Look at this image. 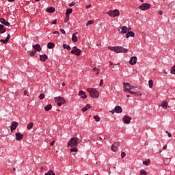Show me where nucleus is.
<instances>
[{
    "label": "nucleus",
    "instance_id": "obj_1",
    "mask_svg": "<svg viewBox=\"0 0 175 175\" xmlns=\"http://www.w3.org/2000/svg\"><path fill=\"white\" fill-rule=\"evenodd\" d=\"M81 139L77 137H72L68 142L67 147H72V148L70 149L71 152H77V146H79V144L81 143Z\"/></svg>",
    "mask_w": 175,
    "mask_h": 175
},
{
    "label": "nucleus",
    "instance_id": "obj_2",
    "mask_svg": "<svg viewBox=\"0 0 175 175\" xmlns=\"http://www.w3.org/2000/svg\"><path fill=\"white\" fill-rule=\"evenodd\" d=\"M123 91L124 92H129L130 94H139V92H135L136 87L131 86L129 83H123Z\"/></svg>",
    "mask_w": 175,
    "mask_h": 175
},
{
    "label": "nucleus",
    "instance_id": "obj_3",
    "mask_svg": "<svg viewBox=\"0 0 175 175\" xmlns=\"http://www.w3.org/2000/svg\"><path fill=\"white\" fill-rule=\"evenodd\" d=\"M87 91L90 93L91 98H99V92L95 88H88Z\"/></svg>",
    "mask_w": 175,
    "mask_h": 175
},
{
    "label": "nucleus",
    "instance_id": "obj_4",
    "mask_svg": "<svg viewBox=\"0 0 175 175\" xmlns=\"http://www.w3.org/2000/svg\"><path fill=\"white\" fill-rule=\"evenodd\" d=\"M55 102H57V106H62V105H65V103H66L65 98L61 96L55 97Z\"/></svg>",
    "mask_w": 175,
    "mask_h": 175
},
{
    "label": "nucleus",
    "instance_id": "obj_5",
    "mask_svg": "<svg viewBox=\"0 0 175 175\" xmlns=\"http://www.w3.org/2000/svg\"><path fill=\"white\" fill-rule=\"evenodd\" d=\"M107 14H109L110 17H118V16H120V11H118V10H111L107 12Z\"/></svg>",
    "mask_w": 175,
    "mask_h": 175
},
{
    "label": "nucleus",
    "instance_id": "obj_6",
    "mask_svg": "<svg viewBox=\"0 0 175 175\" xmlns=\"http://www.w3.org/2000/svg\"><path fill=\"white\" fill-rule=\"evenodd\" d=\"M150 8H151V4L148 3H144L139 7V9L143 11H146V10H148V9H150Z\"/></svg>",
    "mask_w": 175,
    "mask_h": 175
},
{
    "label": "nucleus",
    "instance_id": "obj_7",
    "mask_svg": "<svg viewBox=\"0 0 175 175\" xmlns=\"http://www.w3.org/2000/svg\"><path fill=\"white\" fill-rule=\"evenodd\" d=\"M72 54H75L77 57L81 54V51L77 48V46H74L73 49L71 51Z\"/></svg>",
    "mask_w": 175,
    "mask_h": 175
},
{
    "label": "nucleus",
    "instance_id": "obj_8",
    "mask_svg": "<svg viewBox=\"0 0 175 175\" xmlns=\"http://www.w3.org/2000/svg\"><path fill=\"white\" fill-rule=\"evenodd\" d=\"M118 147H120V142H114L111 146V150L116 152L118 150Z\"/></svg>",
    "mask_w": 175,
    "mask_h": 175
},
{
    "label": "nucleus",
    "instance_id": "obj_9",
    "mask_svg": "<svg viewBox=\"0 0 175 175\" xmlns=\"http://www.w3.org/2000/svg\"><path fill=\"white\" fill-rule=\"evenodd\" d=\"M116 53L117 54H120V53H128V49L122 46H116Z\"/></svg>",
    "mask_w": 175,
    "mask_h": 175
},
{
    "label": "nucleus",
    "instance_id": "obj_10",
    "mask_svg": "<svg viewBox=\"0 0 175 175\" xmlns=\"http://www.w3.org/2000/svg\"><path fill=\"white\" fill-rule=\"evenodd\" d=\"M18 126V122H12L11 124V132H13V131H16L17 129V127Z\"/></svg>",
    "mask_w": 175,
    "mask_h": 175
},
{
    "label": "nucleus",
    "instance_id": "obj_11",
    "mask_svg": "<svg viewBox=\"0 0 175 175\" xmlns=\"http://www.w3.org/2000/svg\"><path fill=\"white\" fill-rule=\"evenodd\" d=\"M137 62V57L136 56H133L130 59L129 64L130 65H136Z\"/></svg>",
    "mask_w": 175,
    "mask_h": 175
},
{
    "label": "nucleus",
    "instance_id": "obj_12",
    "mask_svg": "<svg viewBox=\"0 0 175 175\" xmlns=\"http://www.w3.org/2000/svg\"><path fill=\"white\" fill-rule=\"evenodd\" d=\"M131 120H132V118H131L129 116L125 115L123 117V121H124V124H129L131 122Z\"/></svg>",
    "mask_w": 175,
    "mask_h": 175
},
{
    "label": "nucleus",
    "instance_id": "obj_13",
    "mask_svg": "<svg viewBox=\"0 0 175 175\" xmlns=\"http://www.w3.org/2000/svg\"><path fill=\"white\" fill-rule=\"evenodd\" d=\"M15 136H16V139L18 142H20V140H22V139L24 138V135H23L20 133H16Z\"/></svg>",
    "mask_w": 175,
    "mask_h": 175
},
{
    "label": "nucleus",
    "instance_id": "obj_14",
    "mask_svg": "<svg viewBox=\"0 0 175 175\" xmlns=\"http://www.w3.org/2000/svg\"><path fill=\"white\" fill-rule=\"evenodd\" d=\"M0 23L1 24H3V25H5L6 27H9V25H10V23L6 21V19L3 18H0Z\"/></svg>",
    "mask_w": 175,
    "mask_h": 175
},
{
    "label": "nucleus",
    "instance_id": "obj_15",
    "mask_svg": "<svg viewBox=\"0 0 175 175\" xmlns=\"http://www.w3.org/2000/svg\"><path fill=\"white\" fill-rule=\"evenodd\" d=\"M79 96L83 99H87V94H85V92L83 90L79 92Z\"/></svg>",
    "mask_w": 175,
    "mask_h": 175
},
{
    "label": "nucleus",
    "instance_id": "obj_16",
    "mask_svg": "<svg viewBox=\"0 0 175 175\" xmlns=\"http://www.w3.org/2000/svg\"><path fill=\"white\" fill-rule=\"evenodd\" d=\"M10 40V34H8L7 38L5 40L1 39L0 42L1 43L5 44V43H8Z\"/></svg>",
    "mask_w": 175,
    "mask_h": 175
},
{
    "label": "nucleus",
    "instance_id": "obj_17",
    "mask_svg": "<svg viewBox=\"0 0 175 175\" xmlns=\"http://www.w3.org/2000/svg\"><path fill=\"white\" fill-rule=\"evenodd\" d=\"M47 58L48 57L46 54L40 55V61H42V62H44Z\"/></svg>",
    "mask_w": 175,
    "mask_h": 175
},
{
    "label": "nucleus",
    "instance_id": "obj_18",
    "mask_svg": "<svg viewBox=\"0 0 175 175\" xmlns=\"http://www.w3.org/2000/svg\"><path fill=\"white\" fill-rule=\"evenodd\" d=\"M161 107L164 109V110H166L167 109V101L163 100L161 104Z\"/></svg>",
    "mask_w": 175,
    "mask_h": 175
},
{
    "label": "nucleus",
    "instance_id": "obj_19",
    "mask_svg": "<svg viewBox=\"0 0 175 175\" xmlns=\"http://www.w3.org/2000/svg\"><path fill=\"white\" fill-rule=\"evenodd\" d=\"M115 112L116 113H122V107H121V106H116L115 107Z\"/></svg>",
    "mask_w": 175,
    "mask_h": 175
},
{
    "label": "nucleus",
    "instance_id": "obj_20",
    "mask_svg": "<svg viewBox=\"0 0 175 175\" xmlns=\"http://www.w3.org/2000/svg\"><path fill=\"white\" fill-rule=\"evenodd\" d=\"M33 49H34V50H37L38 51H42V48L40 47V45H39V44L33 45Z\"/></svg>",
    "mask_w": 175,
    "mask_h": 175
},
{
    "label": "nucleus",
    "instance_id": "obj_21",
    "mask_svg": "<svg viewBox=\"0 0 175 175\" xmlns=\"http://www.w3.org/2000/svg\"><path fill=\"white\" fill-rule=\"evenodd\" d=\"M120 29H121V31H120L121 33H126V32H128V27L125 26L120 27Z\"/></svg>",
    "mask_w": 175,
    "mask_h": 175
},
{
    "label": "nucleus",
    "instance_id": "obj_22",
    "mask_svg": "<svg viewBox=\"0 0 175 175\" xmlns=\"http://www.w3.org/2000/svg\"><path fill=\"white\" fill-rule=\"evenodd\" d=\"M6 29L3 25H0V33H5Z\"/></svg>",
    "mask_w": 175,
    "mask_h": 175
},
{
    "label": "nucleus",
    "instance_id": "obj_23",
    "mask_svg": "<svg viewBox=\"0 0 175 175\" xmlns=\"http://www.w3.org/2000/svg\"><path fill=\"white\" fill-rule=\"evenodd\" d=\"M126 38H135V33H133V31H129L128 33H126Z\"/></svg>",
    "mask_w": 175,
    "mask_h": 175
},
{
    "label": "nucleus",
    "instance_id": "obj_24",
    "mask_svg": "<svg viewBox=\"0 0 175 175\" xmlns=\"http://www.w3.org/2000/svg\"><path fill=\"white\" fill-rule=\"evenodd\" d=\"M46 12H48V13H54V12H55V8L53 7H49L46 9Z\"/></svg>",
    "mask_w": 175,
    "mask_h": 175
},
{
    "label": "nucleus",
    "instance_id": "obj_25",
    "mask_svg": "<svg viewBox=\"0 0 175 175\" xmlns=\"http://www.w3.org/2000/svg\"><path fill=\"white\" fill-rule=\"evenodd\" d=\"M48 49H54L55 47V44L53 42H49L47 44Z\"/></svg>",
    "mask_w": 175,
    "mask_h": 175
},
{
    "label": "nucleus",
    "instance_id": "obj_26",
    "mask_svg": "<svg viewBox=\"0 0 175 175\" xmlns=\"http://www.w3.org/2000/svg\"><path fill=\"white\" fill-rule=\"evenodd\" d=\"M73 10L72 8H68L66 12V15L69 16V14H72Z\"/></svg>",
    "mask_w": 175,
    "mask_h": 175
},
{
    "label": "nucleus",
    "instance_id": "obj_27",
    "mask_svg": "<svg viewBox=\"0 0 175 175\" xmlns=\"http://www.w3.org/2000/svg\"><path fill=\"white\" fill-rule=\"evenodd\" d=\"M51 107H53V106L51 104L47 105L46 107H44L45 111H49L51 110Z\"/></svg>",
    "mask_w": 175,
    "mask_h": 175
},
{
    "label": "nucleus",
    "instance_id": "obj_28",
    "mask_svg": "<svg viewBox=\"0 0 175 175\" xmlns=\"http://www.w3.org/2000/svg\"><path fill=\"white\" fill-rule=\"evenodd\" d=\"M92 107L90 106V104H87L86 106L83 108H82V111H87V110H88V109H91Z\"/></svg>",
    "mask_w": 175,
    "mask_h": 175
},
{
    "label": "nucleus",
    "instance_id": "obj_29",
    "mask_svg": "<svg viewBox=\"0 0 175 175\" xmlns=\"http://www.w3.org/2000/svg\"><path fill=\"white\" fill-rule=\"evenodd\" d=\"M27 129L29 131V129H32L33 128V122H30L27 126Z\"/></svg>",
    "mask_w": 175,
    "mask_h": 175
},
{
    "label": "nucleus",
    "instance_id": "obj_30",
    "mask_svg": "<svg viewBox=\"0 0 175 175\" xmlns=\"http://www.w3.org/2000/svg\"><path fill=\"white\" fill-rule=\"evenodd\" d=\"M44 175H55V172L53 170H50L47 173Z\"/></svg>",
    "mask_w": 175,
    "mask_h": 175
},
{
    "label": "nucleus",
    "instance_id": "obj_31",
    "mask_svg": "<svg viewBox=\"0 0 175 175\" xmlns=\"http://www.w3.org/2000/svg\"><path fill=\"white\" fill-rule=\"evenodd\" d=\"M72 42H74L75 43H76V42H77V36H76V33H73V34H72Z\"/></svg>",
    "mask_w": 175,
    "mask_h": 175
},
{
    "label": "nucleus",
    "instance_id": "obj_32",
    "mask_svg": "<svg viewBox=\"0 0 175 175\" xmlns=\"http://www.w3.org/2000/svg\"><path fill=\"white\" fill-rule=\"evenodd\" d=\"M108 49L111 50V51H115V53H117V46H109Z\"/></svg>",
    "mask_w": 175,
    "mask_h": 175
},
{
    "label": "nucleus",
    "instance_id": "obj_33",
    "mask_svg": "<svg viewBox=\"0 0 175 175\" xmlns=\"http://www.w3.org/2000/svg\"><path fill=\"white\" fill-rule=\"evenodd\" d=\"M170 161H172V159H169V158H166L165 160H164V163L165 165H169V163H170Z\"/></svg>",
    "mask_w": 175,
    "mask_h": 175
},
{
    "label": "nucleus",
    "instance_id": "obj_34",
    "mask_svg": "<svg viewBox=\"0 0 175 175\" xmlns=\"http://www.w3.org/2000/svg\"><path fill=\"white\" fill-rule=\"evenodd\" d=\"M149 88H152L154 85V81L151 79L148 81Z\"/></svg>",
    "mask_w": 175,
    "mask_h": 175
},
{
    "label": "nucleus",
    "instance_id": "obj_35",
    "mask_svg": "<svg viewBox=\"0 0 175 175\" xmlns=\"http://www.w3.org/2000/svg\"><path fill=\"white\" fill-rule=\"evenodd\" d=\"M151 162V161H150V159H148L146 161H144L143 162L144 165H146V166H148V165H150V163Z\"/></svg>",
    "mask_w": 175,
    "mask_h": 175
},
{
    "label": "nucleus",
    "instance_id": "obj_36",
    "mask_svg": "<svg viewBox=\"0 0 175 175\" xmlns=\"http://www.w3.org/2000/svg\"><path fill=\"white\" fill-rule=\"evenodd\" d=\"M94 21L92 20L88 21L86 23V27H88V25H92V24H94Z\"/></svg>",
    "mask_w": 175,
    "mask_h": 175
},
{
    "label": "nucleus",
    "instance_id": "obj_37",
    "mask_svg": "<svg viewBox=\"0 0 175 175\" xmlns=\"http://www.w3.org/2000/svg\"><path fill=\"white\" fill-rule=\"evenodd\" d=\"M63 47H64V49H66V50H70V46H69V45H68V44H63Z\"/></svg>",
    "mask_w": 175,
    "mask_h": 175
},
{
    "label": "nucleus",
    "instance_id": "obj_38",
    "mask_svg": "<svg viewBox=\"0 0 175 175\" xmlns=\"http://www.w3.org/2000/svg\"><path fill=\"white\" fill-rule=\"evenodd\" d=\"M94 118L95 121H96L97 122H99V121H100V118L98 116H94Z\"/></svg>",
    "mask_w": 175,
    "mask_h": 175
},
{
    "label": "nucleus",
    "instance_id": "obj_39",
    "mask_svg": "<svg viewBox=\"0 0 175 175\" xmlns=\"http://www.w3.org/2000/svg\"><path fill=\"white\" fill-rule=\"evenodd\" d=\"M170 72H171L172 75H175V66L172 67Z\"/></svg>",
    "mask_w": 175,
    "mask_h": 175
},
{
    "label": "nucleus",
    "instance_id": "obj_40",
    "mask_svg": "<svg viewBox=\"0 0 175 175\" xmlns=\"http://www.w3.org/2000/svg\"><path fill=\"white\" fill-rule=\"evenodd\" d=\"M140 174L141 175H147V172L146 170H142L140 171Z\"/></svg>",
    "mask_w": 175,
    "mask_h": 175
},
{
    "label": "nucleus",
    "instance_id": "obj_41",
    "mask_svg": "<svg viewBox=\"0 0 175 175\" xmlns=\"http://www.w3.org/2000/svg\"><path fill=\"white\" fill-rule=\"evenodd\" d=\"M94 72H96V75H99V70L96 68H93Z\"/></svg>",
    "mask_w": 175,
    "mask_h": 175
},
{
    "label": "nucleus",
    "instance_id": "obj_42",
    "mask_svg": "<svg viewBox=\"0 0 175 175\" xmlns=\"http://www.w3.org/2000/svg\"><path fill=\"white\" fill-rule=\"evenodd\" d=\"M40 99L43 100L44 99V94H40L39 96Z\"/></svg>",
    "mask_w": 175,
    "mask_h": 175
},
{
    "label": "nucleus",
    "instance_id": "obj_43",
    "mask_svg": "<svg viewBox=\"0 0 175 175\" xmlns=\"http://www.w3.org/2000/svg\"><path fill=\"white\" fill-rule=\"evenodd\" d=\"M69 21V15H66L64 23H68Z\"/></svg>",
    "mask_w": 175,
    "mask_h": 175
},
{
    "label": "nucleus",
    "instance_id": "obj_44",
    "mask_svg": "<svg viewBox=\"0 0 175 175\" xmlns=\"http://www.w3.org/2000/svg\"><path fill=\"white\" fill-rule=\"evenodd\" d=\"M36 54V51H31V52L30 53L31 57H33Z\"/></svg>",
    "mask_w": 175,
    "mask_h": 175
},
{
    "label": "nucleus",
    "instance_id": "obj_45",
    "mask_svg": "<svg viewBox=\"0 0 175 175\" xmlns=\"http://www.w3.org/2000/svg\"><path fill=\"white\" fill-rule=\"evenodd\" d=\"M126 153H125L124 152H121L122 159H123L124 157H126Z\"/></svg>",
    "mask_w": 175,
    "mask_h": 175
},
{
    "label": "nucleus",
    "instance_id": "obj_46",
    "mask_svg": "<svg viewBox=\"0 0 175 175\" xmlns=\"http://www.w3.org/2000/svg\"><path fill=\"white\" fill-rule=\"evenodd\" d=\"M53 35H57V36H59V31H54Z\"/></svg>",
    "mask_w": 175,
    "mask_h": 175
},
{
    "label": "nucleus",
    "instance_id": "obj_47",
    "mask_svg": "<svg viewBox=\"0 0 175 175\" xmlns=\"http://www.w3.org/2000/svg\"><path fill=\"white\" fill-rule=\"evenodd\" d=\"M75 5H76V3L72 2L71 3H70L69 7L72 8V6H75Z\"/></svg>",
    "mask_w": 175,
    "mask_h": 175
},
{
    "label": "nucleus",
    "instance_id": "obj_48",
    "mask_svg": "<svg viewBox=\"0 0 175 175\" xmlns=\"http://www.w3.org/2000/svg\"><path fill=\"white\" fill-rule=\"evenodd\" d=\"M60 31L62 32V33H63V35H65L66 33V32L65 31L64 29H60Z\"/></svg>",
    "mask_w": 175,
    "mask_h": 175
},
{
    "label": "nucleus",
    "instance_id": "obj_49",
    "mask_svg": "<svg viewBox=\"0 0 175 175\" xmlns=\"http://www.w3.org/2000/svg\"><path fill=\"white\" fill-rule=\"evenodd\" d=\"M165 133L168 135V137H172V133H170L169 131H165Z\"/></svg>",
    "mask_w": 175,
    "mask_h": 175
},
{
    "label": "nucleus",
    "instance_id": "obj_50",
    "mask_svg": "<svg viewBox=\"0 0 175 175\" xmlns=\"http://www.w3.org/2000/svg\"><path fill=\"white\" fill-rule=\"evenodd\" d=\"M100 87H102V85H103V79H101L100 81Z\"/></svg>",
    "mask_w": 175,
    "mask_h": 175
},
{
    "label": "nucleus",
    "instance_id": "obj_51",
    "mask_svg": "<svg viewBox=\"0 0 175 175\" xmlns=\"http://www.w3.org/2000/svg\"><path fill=\"white\" fill-rule=\"evenodd\" d=\"M55 140H53V141H52L51 142V146H54V144H55Z\"/></svg>",
    "mask_w": 175,
    "mask_h": 175
},
{
    "label": "nucleus",
    "instance_id": "obj_52",
    "mask_svg": "<svg viewBox=\"0 0 175 175\" xmlns=\"http://www.w3.org/2000/svg\"><path fill=\"white\" fill-rule=\"evenodd\" d=\"M90 8H91V4L85 5L86 9H90Z\"/></svg>",
    "mask_w": 175,
    "mask_h": 175
},
{
    "label": "nucleus",
    "instance_id": "obj_53",
    "mask_svg": "<svg viewBox=\"0 0 175 175\" xmlns=\"http://www.w3.org/2000/svg\"><path fill=\"white\" fill-rule=\"evenodd\" d=\"M51 24H57V20H55V21H53L52 23H51Z\"/></svg>",
    "mask_w": 175,
    "mask_h": 175
},
{
    "label": "nucleus",
    "instance_id": "obj_54",
    "mask_svg": "<svg viewBox=\"0 0 175 175\" xmlns=\"http://www.w3.org/2000/svg\"><path fill=\"white\" fill-rule=\"evenodd\" d=\"M167 148V146H164L163 147V150H166Z\"/></svg>",
    "mask_w": 175,
    "mask_h": 175
},
{
    "label": "nucleus",
    "instance_id": "obj_55",
    "mask_svg": "<svg viewBox=\"0 0 175 175\" xmlns=\"http://www.w3.org/2000/svg\"><path fill=\"white\" fill-rule=\"evenodd\" d=\"M62 85V87H65L66 85V83H65V82H63Z\"/></svg>",
    "mask_w": 175,
    "mask_h": 175
},
{
    "label": "nucleus",
    "instance_id": "obj_56",
    "mask_svg": "<svg viewBox=\"0 0 175 175\" xmlns=\"http://www.w3.org/2000/svg\"><path fill=\"white\" fill-rule=\"evenodd\" d=\"M111 114H114V113H116V110L113 109V110L111 111Z\"/></svg>",
    "mask_w": 175,
    "mask_h": 175
},
{
    "label": "nucleus",
    "instance_id": "obj_57",
    "mask_svg": "<svg viewBox=\"0 0 175 175\" xmlns=\"http://www.w3.org/2000/svg\"><path fill=\"white\" fill-rule=\"evenodd\" d=\"M159 14L161 15V16H162V14H163V12H162V11H159Z\"/></svg>",
    "mask_w": 175,
    "mask_h": 175
},
{
    "label": "nucleus",
    "instance_id": "obj_58",
    "mask_svg": "<svg viewBox=\"0 0 175 175\" xmlns=\"http://www.w3.org/2000/svg\"><path fill=\"white\" fill-rule=\"evenodd\" d=\"M163 73H165V75H167V72L166 71V70H163Z\"/></svg>",
    "mask_w": 175,
    "mask_h": 175
},
{
    "label": "nucleus",
    "instance_id": "obj_59",
    "mask_svg": "<svg viewBox=\"0 0 175 175\" xmlns=\"http://www.w3.org/2000/svg\"><path fill=\"white\" fill-rule=\"evenodd\" d=\"M23 94H24V95H27V91L25 90Z\"/></svg>",
    "mask_w": 175,
    "mask_h": 175
},
{
    "label": "nucleus",
    "instance_id": "obj_60",
    "mask_svg": "<svg viewBox=\"0 0 175 175\" xmlns=\"http://www.w3.org/2000/svg\"><path fill=\"white\" fill-rule=\"evenodd\" d=\"M15 0H8L9 2H14Z\"/></svg>",
    "mask_w": 175,
    "mask_h": 175
},
{
    "label": "nucleus",
    "instance_id": "obj_61",
    "mask_svg": "<svg viewBox=\"0 0 175 175\" xmlns=\"http://www.w3.org/2000/svg\"><path fill=\"white\" fill-rule=\"evenodd\" d=\"M74 33H75V36H76V35H79V32H75Z\"/></svg>",
    "mask_w": 175,
    "mask_h": 175
},
{
    "label": "nucleus",
    "instance_id": "obj_62",
    "mask_svg": "<svg viewBox=\"0 0 175 175\" xmlns=\"http://www.w3.org/2000/svg\"><path fill=\"white\" fill-rule=\"evenodd\" d=\"M110 65H113V62H109Z\"/></svg>",
    "mask_w": 175,
    "mask_h": 175
},
{
    "label": "nucleus",
    "instance_id": "obj_63",
    "mask_svg": "<svg viewBox=\"0 0 175 175\" xmlns=\"http://www.w3.org/2000/svg\"><path fill=\"white\" fill-rule=\"evenodd\" d=\"M13 170H14V172H16V168L14 167V168H13Z\"/></svg>",
    "mask_w": 175,
    "mask_h": 175
},
{
    "label": "nucleus",
    "instance_id": "obj_64",
    "mask_svg": "<svg viewBox=\"0 0 175 175\" xmlns=\"http://www.w3.org/2000/svg\"><path fill=\"white\" fill-rule=\"evenodd\" d=\"M40 169H41L42 171H43V169H44V168H43V167H41Z\"/></svg>",
    "mask_w": 175,
    "mask_h": 175
}]
</instances>
